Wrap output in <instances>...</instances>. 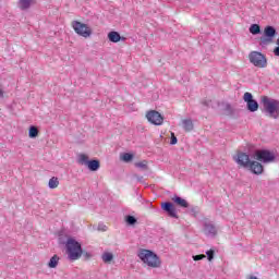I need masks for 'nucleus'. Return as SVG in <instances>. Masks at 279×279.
<instances>
[{"label":"nucleus","instance_id":"obj_1","mask_svg":"<svg viewBox=\"0 0 279 279\" xmlns=\"http://www.w3.org/2000/svg\"><path fill=\"white\" fill-rule=\"evenodd\" d=\"M262 106L271 119L279 118V100L269 98V96L260 97Z\"/></svg>","mask_w":279,"mask_h":279},{"label":"nucleus","instance_id":"obj_2","mask_svg":"<svg viewBox=\"0 0 279 279\" xmlns=\"http://www.w3.org/2000/svg\"><path fill=\"white\" fill-rule=\"evenodd\" d=\"M65 247L68 258H70V260H80V258H82V244H80V242H77L75 239H68Z\"/></svg>","mask_w":279,"mask_h":279},{"label":"nucleus","instance_id":"obj_3","mask_svg":"<svg viewBox=\"0 0 279 279\" xmlns=\"http://www.w3.org/2000/svg\"><path fill=\"white\" fill-rule=\"evenodd\" d=\"M138 258L148 267H153V269L160 267V257L149 250H141Z\"/></svg>","mask_w":279,"mask_h":279},{"label":"nucleus","instance_id":"obj_4","mask_svg":"<svg viewBox=\"0 0 279 279\" xmlns=\"http://www.w3.org/2000/svg\"><path fill=\"white\" fill-rule=\"evenodd\" d=\"M71 27L74 29L75 34L83 38H90V36H93V28H90L88 24L80 21H73L71 23Z\"/></svg>","mask_w":279,"mask_h":279},{"label":"nucleus","instance_id":"obj_5","mask_svg":"<svg viewBox=\"0 0 279 279\" xmlns=\"http://www.w3.org/2000/svg\"><path fill=\"white\" fill-rule=\"evenodd\" d=\"M248 60L253 66L257 69H267V57L258 51H252L248 54Z\"/></svg>","mask_w":279,"mask_h":279},{"label":"nucleus","instance_id":"obj_6","mask_svg":"<svg viewBox=\"0 0 279 279\" xmlns=\"http://www.w3.org/2000/svg\"><path fill=\"white\" fill-rule=\"evenodd\" d=\"M276 28L274 26H266L264 28V37L259 38L260 47H267L274 44V38H276Z\"/></svg>","mask_w":279,"mask_h":279},{"label":"nucleus","instance_id":"obj_7","mask_svg":"<svg viewBox=\"0 0 279 279\" xmlns=\"http://www.w3.org/2000/svg\"><path fill=\"white\" fill-rule=\"evenodd\" d=\"M146 119L153 125H162L165 123V117L156 110H150L146 113Z\"/></svg>","mask_w":279,"mask_h":279},{"label":"nucleus","instance_id":"obj_8","mask_svg":"<svg viewBox=\"0 0 279 279\" xmlns=\"http://www.w3.org/2000/svg\"><path fill=\"white\" fill-rule=\"evenodd\" d=\"M255 156L256 160L264 163L274 162V160H276V156L269 150H257Z\"/></svg>","mask_w":279,"mask_h":279},{"label":"nucleus","instance_id":"obj_9","mask_svg":"<svg viewBox=\"0 0 279 279\" xmlns=\"http://www.w3.org/2000/svg\"><path fill=\"white\" fill-rule=\"evenodd\" d=\"M243 99L246 102L247 110H250V112H256V110H258V101L254 100L252 93H244Z\"/></svg>","mask_w":279,"mask_h":279},{"label":"nucleus","instance_id":"obj_10","mask_svg":"<svg viewBox=\"0 0 279 279\" xmlns=\"http://www.w3.org/2000/svg\"><path fill=\"white\" fill-rule=\"evenodd\" d=\"M234 160L236 165L240 167H244V169H248L252 160H250V155L245 153H238L236 156L234 157Z\"/></svg>","mask_w":279,"mask_h":279},{"label":"nucleus","instance_id":"obj_11","mask_svg":"<svg viewBox=\"0 0 279 279\" xmlns=\"http://www.w3.org/2000/svg\"><path fill=\"white\" fill-rule=\"evenodd\" d=\"M248 169L252 173H255V175H260L264 171L263 165L258 161H251Z\"/></svg>","mask_w":279,"mask_h":279},{"label":"nucleus","instance_id":"obj_12","mask_svg":"<svg viewBox=\"0 0 279 279\" xmlns=\"http://www.w3.org/2000/svg\"><path fill=\"white\" fill-rule=\"evenodd\" d=\"M161 208H162V210L168 213V215L170 217L178 218V214L175 211V206H173V204H171V203H162L161 204Z\"/></svg>","mask_w":279,"mask_h":279},{"label":"nucleus","instance_id":"obj_13","mask_svg":"<svg viewBox=\"0 0 279 279\" xmlns=\"http://www.w3.org/2000/svg\"><path fill=\"white\" fill-rule=\"evenodd\" d=\"M108 39L110 43H121V40H125V37H121L118 32L112 31L108 34Z\"/></svg>","mask_w":279,"mask_h":279},{"label":"nucleus","instance_id":"obj_14","mask_svg":"<svg viewBox=\"0 0 279 279\" xmlns=\"http://www.w3.org/2000/svg\"><path fill=\"white\" fill-rule=\"evenodd\" d=\"M87 167H88L89 171H97V170H99V167H100L99 160H97V159L89 160L87 162Z\"/></svg>","mask_w":279,"mask_h":279},{"label":"nucleus","instance_id":"obj_15","mask_svg":"<svg viewBox=\"0 0 279 279\" xmlns=\"http://www.w3.org/2000/svg\"><path fill=\"white\" fill-rule=\"evenodd\" d=\"M58 263H60V257L58 255H53L48 263V267L50 269H56V267H58Z\"/></svg>","mask_w":279,"mask_h":279},{"label":"nucleus","instance_id":"obj_16","mask_svg":"<svg viewBox=\"0 0 279 279\" xmlns=\"http://www.w3.org/2000/svg\"><path fill=\"white\" fill-rule=\"evenodd\" d=\"M182 128L185 132H191L193 130V121L191 119L183 120Z\"/></svg>","mask_w":279,"mask_h":279},{"label":"nucleus","instance_id":"obj_17","mask_svg":"<svg viewBox=\"0 0 279 279\" xmlns=\"http://www.w3.org/2000/svg\"><path fill=\"white\" fill-rule=\"evenodd\" d=\"M173 202L175 204H178V206H181L182 208H189V203L186 202V199L180 197V196H177Z\"/></svg>","mask_w":279,"mask_h":279},{"label":"nucleus","instance_id":"obj_18","mask_svg":"<svg viewBox=\"0 0 279 279\" xmlns=\"http://www.w3.org/2000/svg\"><path fill=\"white\" fill-rule=\"evenodd\" d=\"M49 189H58L60 186V181L57 177H52L48 182Z\"/></svg>","mask_w":279,"mask_h":279},{"label":"nucleus","instance_id":"obj_19","mask_svg":"<svg viewBox=\"0 0 279 279\" xmlns=\"http://www.w3.org/2000/svg\"><path fill=\"white\" fill-rule=\"evenodd\" d=\"M88 155L81 154L78 155V165H88Z\"/></svg>","mask_w":279,"mask_h":279},{"label":"nucleus","instance_id":"obj_20","mask_svg":"<svg viewBox=\"0 0 279 279\" xmlns=\"http://www.w3.org/2000/svg\"><path fill=\"white\" fill-rule=\"evenodd\" d=\"M28 136L29 138H36V136H38V128L31 126L28 131Z\"/></svg>","mask_w":279,"mask_h":279},{"label":"nucleus","instance_id":"obj_21","mask_svg":"<svg viewBox=\"0 0 279 279\" xmlns=\"http://www.w3.org/2000/svg\"><path fill=\"white\" fill-rule=\"evenodd\" d=\"M113 258H114V255H112V253H104L102 254L104 263H112Z\"/></svg>","mask_w":279,"mask_h":279},{"label":"nucleus","instance_id":"obj_22","mask_svg":"<svg viewBox=\"0 0 279 279\" xmlns=\"http://www.w3.org/2000/svg\"><path fill=\"white\" fill-rule=\"evenodd\" d=\"M32 5V0H20L21 10H27Z\"/></svg>","mask_w":279,"mask_h":279},{"label":"nucleus","instance_id":"obj_23","mask_svg":"<svg viewBox=\"0 0 279 279\" xmlns=\"http://www.w3.org/2000/svg\"><path fill=\"white\" fill-rule=\"evenodd\" d=\"M250 32L256 36V34H260V26L258 24H252L250 27Z\"/></svg>","mask_w":279,"mask_h":279},{"label":"nucleus","instance_id":"obj_24","mask_svg":"<svg viewBox=\"0 0 279 279\" xmlns=\"http://www.w3.org/2000/svg\"><path fill=\"white\" fill-rule=\"evenodd\" d=\"M205 230H206L209 234H217V228H215L214 225L206 223V225H205Z\"/></svg>","mask_w":279,"mask_h":279},{"label":"nucleus","instance_id":"obj_25","mask_svg":"<svg viewBox=\"0 0 279 279\" xmlns=\"http://www.w3.org/2000/svg\"><path fill=\"white\" fill-rule=\"evenodd\" d=\"M132 158H134V155L130 154V153H125L122 155V160L124 162H130V160H132Z\"/></svg>","mask_w":279,"mask_h":279},{"label":"nucleus","instance_id":"obj_26","mask_svg":"<svg viewBox=\"0 0 279 279\" xmlns=\"http://www.w3.org/2000/svg\"><path fill=\"white\" fill-rule=\"evenodd\" d=\"M135 167H137L138 169L147 170V160H143V161L136 162Z\"/></svg>","mask_w":279,"mask_h":279},{"label":"nucleus","instance_id":"obj_27","mask_svg":"<svg viewBox=\"0 0 279 279\" xmlns=\"http://www.w3.org/2000/svg\"><path fill=\"white\" fill-rule=\"evenodd\" d=\"M126 223H129V226H134V223H136V218H134V216H128Z\"/></svg>","mask_w":279,"mask_h":279},{"label":"nucleus","instance_id":"obj_28","mask_svg":"<svg viewBox=\"0 0 279 279\" xmlns=\"http://www.w3.org/2000/svg\"><path fill=\"white\" fill-rule=\"evenodd\" d=\"M171 141L170 145H178V137H175V133L171 132Z\"/></svg>","mask_w":279,"mask_h":279},{"label":"nucleus","instance_id":"obj_29","mask_svg":"<svg viewBox=\"0 0 279 279\" xmlns=\"http://www.w3.org/2000/svg\"><path fill=\"white\" fill-rule=\"evenodd\" d=\"M207 256H208V260H213V258H215V251L209 250L206 252Z\"/></svg>","mask_w":279,"mask_h":279},{"label":"nucleus","instance_id":"obj_30","mask_svg":"<svg viewBox=\"0 0 279 279\" xmlns=\"http://www.w3.org/2000/svg\"><path fill=\"white\" fill-rule=\"evenodd\" d=\"M274 56L279 58V38L277 39V47L274 49Z\"/></svg>","mask_w":279,"mask_h":279},{"label":"nucleus","instance_id":"obj_31","mask_svg":"<svg viewBox=\"0 0 279 279\" xmlns=\"http://www.w3.org/2000/svg\"><path fill=\"white\" fill-rule=\"evenodd\" d=\"M204 258H206L204 254L193 256V260H204Z\"/></svg>","mask_w":279,"mask_h":279},{"label":"nucleus","instance_id":"obj_32","mask_svg":"<svg viewBox=\"0 0 279 279\" xmlns=\"http://www.w3.org/2000/svg\"><path fill=\"white\" fill-rule=\"evenodd\" d=\"M82 256L85 258V260H89V258H92L93 255H90V253L88 252L83 251Z\"/></svg>","mask_w":279,"mask_h":279},{"label":"nucleus","instance_id":"obj_33","mask_svg":"<svg viewBox=\"0 0 279 279\" xmlns=\"http://www.w3.org/2000/svg\"><path fill=\"white\" fill-rule=\"evenodd\" d=\"M3 97V89H0V99Z\"/></svg>","mask_w":279,"mask_h":279},{"label":"nucleus","instance_id":"obj_34","mask_svg":"<svg viewBox=\"0 0 279 279\" xmlns=\"http://www.w3.org/2000/svg\"><path fill=\"white\" fill-rule=\"evenodd\" d=\"M248 279H258L257 277L251 276Z\"/></svg>","mask_w":279,"mask_h":279}]
</instances>
